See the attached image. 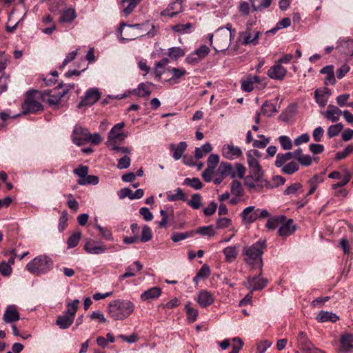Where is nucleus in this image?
I'll return each mask as SVG.
<instances>
[{
	"instance_id": "f257e3e1",
	"label": "nucleus",
	"mask_w": 353,
	"mask_h": 353,
	"mask_svg": "<svg viewBox=\"0 0 353 353\" xmlns=\"http://www.w3.org/2000/svg\"><path fill=\"white\" fill-rule=\"evenodd\" d=\"M266 247L265 240L260 239L251 246L245 248L243 249L245 262L250 265L258 266L261 271L263 266L262 254Z\"/></svg>"
},
{
	"instance_id": "f03ea898",
	"label": "nucleus",
	"mask_w": 353,
	"mask_h": 353,
	"mask_svg": "<svg viewBox=\"0 0 353 353\" xmlns=\"http://www.w3.org/2000/svg\"><path fill=\"white\" fill-rule=\"evenodd\" d=\"M134 310L132 302L127 300L117 299L111 301L108 305L109 315L117 321H123L127 319Z\"/></svg>"
},
{
	"instance_id": "7ed1b4c3",
	"label": "nucleus",
	"mask_w": 353,
	"mask_h": 353,
	"mask_svg": "<svg viewBox=\"0 0 353 353\" xmlns=\"http://www.w3.org/2000/svg\"><path fill=\"white\" fill-rule=\"evenodd\" d=\"M53 267L52 259L46 255H39L30 261L26 266L31 274L41 275L47 274Z\"/></svg>"
},
{
	"instance_id": "20e7f679",
	"label": "nucleus",
	"mask_w": 353,
	"mask_h": 353,
	"mask_svg": "<svg viewBox=\"0 0 353 353\" xmlns=\"http://www.w3.org/2000/svg\"><path fill=\"white\" fill-rule=\"evenodd\" d=\"M40 94L41 92L34 90L26 92L25 100L21 105L23 114H35L43 110V106L38 101L41 99Z\"/></svg>"
},
{
	"instance_id": "39448f33",
	"label": "nucleus",
	"mask_w": 353,
	"mask_h": 353,
	"mask_svg": "<svg viewBox=\"0 0 353 353\" xmlns=\"http://www.w3.org/2000/svg\"><path fill=\"white\" fill-rule=\"evenodd\" d=\"M125 27L129 28V31L130 32L132 30H136L137 32V34L129 35L130 37L128 39H135L144 35H148L152 37L157 34L155 26L149 21H145L143 23H136L133 25H128L125 23H121L119 27L121 35H122L123 29Z\"/></svg>"
},
{
	"instance_id": "423d86ee",
	"label": "nucleus",
	"mask_w": 353,
	"mask_h": 353,
	"mask_svg": "<svg viewBox=\"0 0 353 353\" xmlns=\"http://www.w3.org/2000/svg\"><path fill=\"white\" fill-rule=\"evenodd\" d=\"M213 39H214L213 48L217 52H223L230 47L232 36L228 30L224 28H218L214 34H208V39L211 44L213 43Z\"/></svg>"
},
{
	"instance_id": "0eeeda50",
	"label": "nucleus",
	"mask_w": 353,
	"mask_h": 353,
	"mask_svg": "<svg viewBox=\"0 0 353 353\" xmlns=\"http://www.w3.org/2000/svg\"><path fill=\"white\" fill-rule=\"evenodd\" d=\"M62 87V83H59L54 90H48L41 92V99L44 102H48L50 105H57L61 99L67 94L69 90L67 88L60 92L59 90Z\"/></svg>"
},
{
	"instance_id": "6e6552de",
	"label": "nucleus",
	"mask_w": 353,
	"mask_h": 353,
	"mask_svg": "<svg viewBox=\"0 0 353 353\" xmlns=\"http://www.w3.org/2000/svg\"><path fill=\"white\" fill-rule=\"evenodd\" d=\"M244 184L250 192H260L264 188H273L271 183L266 179L254 176H245Z\"/></svg>"
},
{
	"instance_id": "1a4fd4ad",
	"label": "nucleus",
	"mask_w": 353,
	"mask_h": 353,
	"mask_svg": "<svg viewBox=\"0 0 353 353\" xmlns=\"http://www.w3.org/2000/svg\"><path fill=\"white\" fill-rule=\"evenodd\" d=\"M217 171L222 176H230L232 179L235 177L243 179L245 174V168L241 163H236V174H234L232 172V166L230 163L221 162Z\"/></svg>"
},
{
	"instance_id": "9d476101",
	"label": "nucleus",
	"mask_w": 353,
	"mask_h": 353,
	"mask_svg": "<svg viewBox=\"0 0 353 353\" xmlns=\"http://www.w3.org/2000/svg\"><path fill=\"white\" fill-rule=\"evenodd\" d=\"M297 343L298 347L304 353H325L323 350L314 346L304 332L299 333Z\"/></svg>"
},
{
	"instance_id": "9b49d317",
	"label": "nucleus",
	"mask_w": 353,
	"mask_h": 353,
	"mask_svg": "<svg viewBox=\"0 0 353 353\" xmlns=\"http://www.w3.org/2000/svg\"><path fill=\"white\" fill-rule=\"evenodd\" d=\"M297 343L298 347L304 353H325L323 350L314 346L304 332L299 333Z\"/></svg>"
},
{
	"instance_id": "f8f14e48",
	"label": "nucleus",
	"mask_w": 353,
	"mask_h": 353,
	"mask_svg": "<svg viewBox=\"0 0 353 353\" xmlns=\"http://www.w3.org/2000/svg\"><path fill=\"white\" fill-rule=\"evenodd\" d=\"M261 34V32L252 30L251 28L247 26L245 30L239 33V39L241 40V43L243 46H256L259 44V39Z\"/></svg>"
},
{
	"instance_id": "ddd939ff",
	"label": "nucleus",
	"mask_w": 353,
	"mask_h": 353,
	"mask_svg": "<svg viewBox=\"0 0 353 353\" xmlns=\"http://www.w3.org/2000/svg\"><path fill=\"white\" fill-rule=\"evenodd\" d=\"M261 274L262 270H260L259 275L249 276L245 283V287L251 290V294L253 291L262 290L267 285L268 281L265 278L261 277Z\"/></svg>"
},
{
	"instance_id": "4468645a",
	"label": "nucleus",
	"mask_w": 353,
	"mask_h": 353,
	"mask_svg": "<svg viewBox=\"0 0 353 353\" xmlns=\"http://www.w3.org/2000/svg\"><path fill=\"white\" fill-rule=\"evenodd\" d=\"M124 126V122L119 123L113 126L108 134V145L111 144L112 141L117 143V141H123L127 137V134L121 132Z\"/></svg>"
},
{
	"instance_id": "2eb2a0df",
	"label": "nucleus",
	"mask_w": 353,
	"mask_h": 353,
	"mask_svg": "<svg viewBox=\"0 0 353 353\" xmlns=\"http://www.w3.org/2000/svg\"><path fill=\"white\" fill-rule=\"evenodd\" d=\"M100 93L97 88H91L85 92L84 99L79 103L78 108L90 106L96 103L100 98Z\"/></svg>"
},
{
	"instance_id": "dca6fc26",
	"label": "nucleus",
	"mask_w": 353,
	"mask_h": 353,
	"mask_svg": "<svg viewBox=\"0 0 353 353\" xmlns=\"http://www.w3.org/2000/svg\"><path fill=\"white\" fill-rule=\"evenodd\" d=\"M88 135H89V131L86 128H83L81 126H75L72 132V141L77 145H83L88 140Z\"/></svg>"
},
{
	"instance_id": "f3484780",
	"label": "nucleus",
	"mask_w": 353,
	"mask_h": 353,
	"mask_svg": "<svg viewBox=\"0 0 353 353\" xmlns=\"http://www.w3.org/2000/svg\"><path fill=\"white\" fill-rule=\"evenodd\" d=\"M84 250L91 254H100L104 253L108 248L104 243L102 242H92L88 240L84 245Z\"/></svg>"
},
{
	"instance_id": "a211bd4d",
	"label": "nucleus",
	"mask_w": 353,
	"mask_h": 353,
	"mask_svg": "<svg viewBox=\"0 0 353 353\" xmlns=\"http://www.w3.org/2000/svg\"><path fill=\"white\" fill-rule=\"evenodd\" d=\"M223 156L230 160L240 157L242 154V150L239 147L234 146L233 144H225L222 148Z\"/></svg>"
},
{
	"instance_id": "6ab92c4d",
	"label": "nucleus",
	"mask_w": 353,
	"mask_h": 353,
	"mask_svg": "<svg viewBox=\"0 0 353 353\" xmlns=\"http://www.w3.org/2000/svg\"><path fill=\"white\" fill-rule=\"evenodd\" d=\"M287 70L280 63H276L268 71V75L270 78L276 80H282L286 75Z\"/></svg>"
},
{
	"instance_id": "aec40b11",
	"label": "nucleus",
	"mask_w": 353,
	"mask_h": 353,
	"mask_svg": "<svg viewBox=\"0 0 353 353\" xmlns=\"http://www.w3.org/2000/svg\"><path fill=\"white\" fill-rule=\"evenodd\" d=\"M20 316L15 305H8L4 312L3 320L6 323H12L19 320Z\"/></svg>"
},
{
	"instance_id": "412c9836",
	"label": "nucleus",
	"mask_w": 353,
	"mask_h": 353,
	"mask_svg": "<svg viewBox=\"0 0 353 353\" xmlns=\"http://www.w3.org/2000/svg\"><path fill=\"white\" fill-rule=\"evenodd\" d=\"M183 0H176L169 4L168 8L161 12L162 16L173 17L183 10L182 3Z\"/></svg>"
},
{
	"instance_id": "4be33fe9",
	"label": "nucleus",
	"mask_w": 353,
	"mask_h": 353,
	"mask_svg": "<svg viewBox=\"0 0 353 353\" xmlns=\"http://www.w3.org/2000/svg\"><path fill=\"white\" fill-rule=\"evenodd\" d=\"M296 230V226L293 224V220L290 219L281 223L278 234L282 237H285L292 234Z\"/></svg>"
},
{
	"instance_id": "5701e85b",
	"label": "nucleus",
	"mask_w": 353,
	"mask_h": 353,
	"mask_svg": "<svg viewBox=\"0 0 353 353\" xmlns=\"http://www.w3.org/2000/svg\"><path fill=\"white\" fill-rule=\"evenodd\" d=\"M214 301V296L210 292L206 290H203L199 292L197 302L200 306L206 307L212 304Z\"/></svg>"
},
{
	"instance_id": "b1692460",
	"label": "nucleus",
	"mask_w": 353,
	"mask_h": 353,
	"mask_svg": "<svg viewBox=\"0 0 353 353\" xmlns=\"http://www.w3.org/2000/svg\"><path fill=\"white\" fill-rule=\"evenodd\" d=\"M316 319L318 322H332L335 323L339 319V316L336 314L332 312L321 310L319 312L316 316Z\"/></svg>"
},
{
	"instance_id": "393cba45",
	"label": "nucleus",
	"mask_w": 353,
	"mask_h": 353,
	"mask_svg": "<svg viewBox=\"0 0 353 353\" xmlns=\"http://www.w3.org/2000/svg\"><path fill=\"white\" fill-rule=\"evenodd\" d=\"M242 219L246 223H251L258 219L257 209L254 206L245 208L241 213Z\"/></svg>"
},
{
	"instance_id": "a878e982",
	"label": "nucleus",
	"mask_w": 353,
	"mask_h": 353,
	"mask_svg": "<svg viewBox=\"0 0 353 353\" xmlns=\"http://www.w3.org/2000/svg\"><path fill=\"white\" fill-rule=\"evenodd\" d=\"M242 219L246 223H251L258 219L257 209L254 206L245 208L241 213Z\"/></svg>"
},
{
	"instance_id": "bb28decb",
	"label": "nucleus",
	"mask_w": 353,
	"mask_h": 353,
	"mask_svg": "<svg viewBox=\"0 0 353 353\" xmlns=\"http://www.w3.org/2000/svg\"><path fill=\"white\" fill-rule=\"evenodd\" d=\"M152 83H141L139 84L137 88L134 89L131 93L139 97H148L151 94L150 85H152Z\"/></svg>"
},
{
	"instance_id": "cd10ccee",
	"label": "nucleus",
	"mask_w": 353,
	"mask_h": 353,
	"mask_svg": "<svg viewBox=\"0 0 353 353\" xmlns=\"http://www.w3.org/2000/svg\"><path fill=\"white\" fill-rule=\"evenodd\" d=\"M188 145L185 141L180 142L176 146L172 143L170 145V150L173 152L172 157L179 160L183 157V153L187 149Z\"/></svg>"
},
{
	"instance_id": "c85d7f7f",
	"label": "nucleus",
	"mask_w": 353,
	"mask_h": 353,
	"mask_svg": "<svg viewBox=\"0 0 353 353\" xmlns=\"http://www.w3.org/2000/svg\"><path fill=\"white\" fill-rule=\"evenodd\" d=\"M341 114L342 111L333 105H329L327 110L325 112V117L334 123L339 121Z\"/></svg>"
},
{
	"instance_id": "c756f323",
	"label": "nucleus",
	"mask_w": 353,
	"mask_h": 353,
	"mask_svg": "<svg viewBox=\"0 0 353 353\" xmlns=\"http://www.w3.org/2000/svg\"><path fill=\"white\" fill-rule=\"evenodd\" d=\"M320 73L326 74V77L325 79V84H331L334 85L336 83V79L334 73V66L332 65H329L323 67L321 70Z\"/></svg>"
},
{
	"instance_id": "7c9ffc66",
	"label": "nucleus",
	"mask_w": 353,
	"mask_h": 353,
	"mask_svg": "<svg viewBox=\"0 0 353 353\" xmlns=\"http://www.w3.org/2000/svg\"><path fill=\"white\" fill-rule=\"evenodd\" d=\"M161 294V289L159 287H152L143 292L141 295V299L143 301L150 299H157Z\"/></svg>"
},
{
	"instance_id": "2f4dec72",
	"label": "nucleus",
	"mask_w": 353,
	"mask_h": 353,
	"mask_svg": "<svg viewBox=\"0 0 353 353\" xmlns=\"http://www.w3.org/2000/svg\"><path fill=\"white\" fill-rule=\"evenodd\" d=\"M286 220V216L280 215L270 217L268 219L265 227L270 230H274L280 227L281 223Z\"/></svg>"
},
{
	"instance_id": "473e14b6",
	"label": "nucleus",
	"mask_w": 353,
	"mask_h": 353,
	"mask_svg": "<svg viewBox=\"0 0 353 353\" xmlns=\"http://www.w3.org/2000/svg\"><path fill=\"white\" fill-rule=\"evenodd\" d=\"M74 320V319L65 314L59 315L57 318L56 325H58L60 329L65 330L71 326Z\"/></svg>"
},
{
	"instance_id": "72a5a7b5",
	"label": "nucleus",
	"mask_w": 353,
	"mask_h": 353,
	"mask_svg": "<svg viewBox=\"0 0 353 353\" xmlns=\"http://www.w3.org/2000/svg\"><path fill=\"white\" fill-rule=\"evenodd\" d=\"M330 94V90L327 88H325L323 90H316L314 92V97L316 102L321 106H324L327 101V98Z\"/></svg>"
},
{
	"instance_id": "f704fd0d",
	"label": "nucleus",
	"mask_w": 353,
	"mask_h": 353,
	"mask_svg": "<svg viewBox=\"0 0 353 353\" xmlns=\"http://www.w3.org/2000/svg\"><path fill=\"white\" fill-rule=\"evenodd\" d=\"M134 265L136 266V270L131 265L128 266L126 268L125 272L119 276L120 281H122L128 277L134 276L136 275V272L141 270L143 268V265L139 261H134Z\"/></svg>"
},
{
	"instance_id": "c9c22d12",
	"label": "nucleus",
	"mask_w": 353,
	"mask_h": 353,
	"mask_svg": "<svg viewBox=\"0 0 353 353\" xmlns=\"http://www.w3.org/2000/svg\"><path fill=\"white\" fill-rule=\"evenodd\" d=\"M141 0H121L123 12L125 17L129 15Z\"/></svg>"
},
{
	"instance_id": "e433bc0d",
	"label": "nucleus",
	"mask_w": 353,
	"mask_h": 353,
	"mask_svg": "<svg viewBox=\"0 0 353 353\" xmlns=\"http://www.w3.org/2000/svg\"><path fill=\"white\" fill-rule=\"evenodd\" d=\"M253 11H261L270 6L272 0H250Z\"/></svg>"
},
{
	"instance_id": "4c0bfd02",
	"label": "nucleus",
	"mask_w": 353,
	"mask_h": 353,
	"mask_svg": "<svg viewBox=\"0 0 353 353\" xmlns=\"http://www.w3.org/2000/svg\"><path fill=\"white\" fill-rule=\"evenodd\" d=\"M167 199L169 201H187L186 195L183 192V190L178 188L175 190V193L172 194L170 192L167 194Z\"/></svg>"
},
{
	"instance_id": "58836bf2",
	"label": "nucleus",
	"mask_w": 353,
	"mask_h": 353,
	"mask_svg": "<svg viewBox=\"0 0 353 353\" xmlns=\"http://www.w3.org/2000/svg\"><path fill=\"white\" fill-rule=\"evenodd\" d=\"M277 112L278 110L276 109V104L268 102V101H265L261 106V113L267 117H270L273 113Z\"/></svg>"
},
{
	"instance_id": "ea45409f",
	"label": "nucleus",
	"mask_w": 353,
	"mask_h": 353,
	"mask_svg": "<svg viewBox=\"0 0 353 353\" xmlns=\"http://www.w3.org/2000/svg\"><path fill=\"white\" fill-rule=\"evenodd\" d=\"M212 150V145L209 143H206L203 145L201 148H196L195 149V158L200 159L205 155L210 153Z\"/></svg>"
},
{
	"instance_id": "a19ab883",
	"label": "nucleus",
	"mask_w": 353,
	"mask_h": 353,
	"mask_svg": "<svg viewBox=\"0 0 353 353\" xmlns=\"http://www.w3.org/2000/svg\"><path fill=\"white\" fill-rule=\"evenodd\" d=\"M77 17L74 9L69 8L64 10L59 19L60 22H72Z\"/></svg>"
},
{
	"instance_id": "79ce46f5",
	"label": "nucleus",
	"mask_w": 353,
	"mask_h": 353,
	"mask_svg": "<svg viewBox=\"0 0 353 353\" xmlns=\"http://www.w3.org/2000/svg\"><path fill=\"white\" fill-rule=\"evenodd\" d=\"M223 252L225 256L226 261L229 263L234 261L237 256L236 246L227 247L223 250Z\"/></svg>"
},
{
	"instance_id": "37998d69",
	"label": "nucleus",
	"mask_w": 353,
	"mask_h": 353,
	"mask_svg": "<svg viewBox=\"0 0 353 353\" xmlns=\"http://www.w3.org/2000/svg\"><path fill=\"white\" fill-rule=\"evenodd\" d=\"M79 303V301L78 299H74L72 303H67V310L64 314L74 319Z\"/></svg>"
},
{
	"instance_id": "c03bdc74",
	"label": "nucleus",
	"mask_w": 353,
	"mask_h": 353,
	"mask_svg": "<svg viewBox=\"0 0 353 353\" xmlns=\"http://www.w3.org/2000/svg\"><path fill=\"white\" fill-rule=\"evenodd\" d=\"M303 192V186L300 183H294L287 187L284 191L285 195H294Z\"/></svg>"
},
{
	"instance_id": "a18cd8bd",
	"label": "nucleus",
	"mask_w": 353,
	"mask_h": 353,
	"mask_svg": "<svg viewBox=\"0 0 353 353\" xmlns=\"http://www.w3.org/2000/svg\"><path fill=\"white\" fill-rule=\"evenodd\" d=\"M210 267L208 265L204 264L201 266V269L199 270L193 280L194 282L197 283L199 280L202 279L208 278L210 276Z\"/></svg>"
},
{
	"instance_id": "49530a36",
	"label": "nucleus",
	"mask_w": 353,
	"mask_h": 353,
	"mask_svg": "<svg viewBox=\"0 0 353 353\" xmlns=\"http://www.w3.org/2000/svg\"><path fill=\"white\" fill-rule=\"evenodd\" d=\"M341 343L344 350L349 351L352 348L353 335H342L341 337Z\"/></svg>"
},
{
	"instance_id": "de8ad7c7",
	"label": "nucleus",
	"mask_w": 353,
	"mask_h": 353,
	"mask_svg": "<svg viewBox=\"0 0 353 353\" xmlns=\"http://www.w3.org/2000/svg\"><path fill=\"white\" fill-rule=\"evenodd\" d=\"M230 191L232 194L236 196H241L244 194V191L241 182L236 180L232 181L231 183Z\"/></svg>"
},
{
	"instance_id": "09e8293b",
	"label": "nucleus",
	"mask_w": 353,
	"mask_h": 353,
	"mask_svg": "<svg viewBox=\"0 0 353 353\" xmlns=\"http://www.w3.org/2000/svg\"><path fill=\"white\" fill-rule=\"evenodd\" d=\"M194 234V231H190L186 232H173L171 236V239L174 242L177 243L187 238L193 236Z\"/></svg>"
},
{
	"instance_id": "8fccbe9b",
	"label": "nucleus",
	"mask_w": 353,
	"mask_h": 353,
	"mask_svg": "<svg viewBox=\"0 0 353 353\" xmlns=\"http://www.w3.org/2000/svg\"><path fill=\"white\" fill-rule=\"evenodd\" d=\"M99 183V178L95 175L87 174L84 179H79L77 180V183L81 185H97Z\"/></svg>"
},
{
	"instance_id": "3c124183",
	"label": "nucleus",
	"mask_w": 353,
	"mask_h": 353,
	"mask_svg": "<svg viewBox=\"0 0 353 353\" xmlns=\"http://www.w3.org/2000/svg\"><path fill=\"white\" fill-rule=\"evenodd\" d=\"M202 197L200 194H194L192 196V199L188 201L187 203L188 205L192 207L194 210L199 209L201 206Z\"/></svg>"
},
{
	"instance_id": "603ef678",
	"label": "nucleus",
	"mask_w": 353,
	"mask_h": 353,
	"mask_svg": "<svg viewBox=\"0 0 353 353\" xmlns=\"http://www.w3.org/2000/svg\"><path fill=\"white\" fill-rule=\"evenodd\" d=\"M187 319L190 323L194 322L198 316V310L190 306V303H188L185 305Z\"/></svg>"
},
{
	"instance_id": "864d4df0",
	"label": "nucleus",
	"mask_w": 353,
	"mask_h": 353,
	"mask_svg": "<svg viewBox=\"0 0 353 353\" xmlns=\"http://www.w3.org/2000/svg\"><path fill=\"white\" fill-rule=\"evenodd\" d=\"M343 128V125L341 123L330 125L327 129V134L329 138L334 137L341 132Z\"/></svg>"
},
{
	"instance_id": "5fc2aeb1",
	"label": "nucleus",
	"mask_w": 353,
	"mask_h": 353,
	"mask_svg": "<svg viewBox=\"0 0 353 353\" xmlns=\"http://www.w3.org/2000/svg\"><path fill=\"white\" fill-rule=\"evenodd\" d=\"M168 70L172 73V77L168 81H174L176 83L177 82L176 80L181 78L187 74V71L183 68H173L168 69Z\"/></svg>"
},
{
	"instance_id": "6e6d98bb",
	"label": "nucleus",
	"mask_w": 353,
	"mask_h": 353,
	"mask_svg": "<svg viewBox=\"0 0 353 353\" xmlns=\"http://www.w3.org/2000/svg\"><path fill=\"white\" fill-rule=\"evenodd\" d=\"M299 166L297 163L291 161L282 168V172L287 174H292L299 170Z\"/></svg>"
},
{
	"instance_id": "4d7b16f0",
	"label": "nucleus",
	"mask_w": 353,
	"mask_h": 353,
	"mask_svg": "<svg viewBox=\"0 0 353 353\" xmlns=\"http://www.w3.org/2000/svg\"><path fill=\"white\" fill-rule=\"evenodd\" d=\"M81 233L80 232H76L72 234L68 239V248H72L76 247L81 239Z\"/></svg>"
},
{
	"instance_id": "13d9d810",
	"label": "nucleus",
	"mask_w": 353,
	"mask_h": 353,
	"mask_svg": "<svg viewBox=\"0 0 353 353\" xmlns=\"http://www.w3.org/2000/svg\"><path fill=\"white\" fill-rule=\"evenodd\" d=\"M152 237V233L150 228L148 225H144L142 228L141 236L139 237V241L143 243L149 241Z\"/></svg>"
},
{
	"instance_id": "bf43d9fd",
	"label": "nucleus",
	"mask_w": 353,
	"mask_h": 353,
	"mask_svg": "<svg viewBox=\"0 0 353 353\" xmlns=\"http://www.w3.org/2000/svg\"><path fill=\"white\" fill-rule=\"evenodd\" d=\"M192 27V24L191 23H187L185 24H176L172 26V30L176 32L185 34L189 32Z\"/></svg>"
},
{
	"instance_id": "052dcab7",
	"label": "nucleus",
	"mask_w": 353,
	"mask_h": 353,
	"mask_svg": "<svg viewBox=\"0 0 353 353\" xmlns=\"http://www.w3.org/2000/svg\"><path fill=\"white\" fill-rule=\"evenodd\" d=\"M194 233L199 234L203 236H212L215 234V231L212 225H208L199 228Z\"/></svg>"
},
{
	"instance_id": "680f3d73",
	"label": "nucleus",
	"mask_w": 353,
	"mask_h": 353,
	"mask_svg": "<svg viewBox=\"0 0 353 353\" xmlns=\"http://www.w3.org/2000/svg\"><path fill=\"white\" fill-rule=\"evenodd\" d=\"M184 183L191 186L192 188L196 190H200L203 187V184L201 182L200 179L196 177H194L192 179L186 178L184 181Z\"/></svg>"
},
{
	"instance_id": "e2e57ef3",
	"label": "nucleus",
	"mask_w": 353,
	"mask_h": 353,
	"mask_svg": "<svg viewBox=\"0 0 353 353\" xmlns=\"http://www.w3.org/2000/svg\"><path fill=\"white\" fill-rule=\"evenodd\" d=\"M219 162V157L217 154H212L208 159V166L207 168L210 169L211 171H214V169L217 166Z\"/></svg>"
},
{
	"instance_id": "0e129e2a",
	"label": "nucleus",
	"mask_w": 353,
	"mask_h": 353,
	"mask_svg": "<svg viewBox=\"0 0 353 353\" xmlns=\"http://www.w3.org/2000/svg\"><path fill=\"white\" fill-rule=\"evenodd\" d=\"M168 55L171 59H176L185 55V52L179 47H173L169 49Z\"/></svg>"
},
{
	"instance_id": "69168bd1",
	"label": "nucleus",
	"mask_w": 353,
	"mask_h": 353,
	"mask_svg": "<svg viewBox=\"0 0 353 353\" xmlns=\"http://www.w3.org/2000/svg\"><path fill=\"white\" fill-rule=\"evenodd\" d=\"M279 143L283 150H290L292 147L291 139L285 135L279 137Z\"/></svg>"
},
{
	"instance_id": "338daca9",
	"label": "nucleus",
	"mask_w": 353,
	"mask_h": 353,
	"mask_svg": "<svg viewBox=\"0 0 353 353\" xmlns=\"http://www.w3.org/2000/svg\"><path fill=\"white\" fill-rule=\"evenodd\" d=\"M353 152V145H348L343 151L338 152L336 154V159L341 160L345 159L348 154Z\"/></svg>"
},
{
	"instance_id": "774afa93",
	"label": "nucleus",
	"mask_w": 353,
	"mask_h": 353,
	"mask_svg": "<svg viewBox=\"0 0 353 353\" xmlns=\"http://www.w3.org/2000/svg\"><path fill=\"white\" fill-rule=\"evenodd\" d=\"M131 159L129 157L125 155L119 159L117 168L120 170L126 169L130 165Z\"/></svg>"
}]
</instances>
